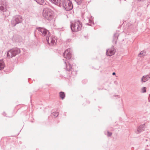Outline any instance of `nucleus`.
<instances>
[{
    "mask_svg": "<svg viewBox=\"0 0 150 150\" xmlns=\"http://www.w3.org/2000/svg\"><path fill=\"white\" fill-rule=\"evenodd\" d=\"M36 30H38L39 32V33L43 36H46V40L50 45H53L55 42V38H52L50 37V34L48 31L46 29L43 28H37Z\"/></svg>",
    "mask_w": 150,
    "mask_h": 150,
    "instance_id": "obj_1",
    "label": "nucleus"
},
{
    "mask_svg": "<svg viewBox=\"0 0 150 150\" xmlns=\"http://www.w3.org/2000/svg\"><path fill=\"white\" fill-rule=\"evenodd\" d=\"M82 25V23L79 21L72 23L70 25L71 30L72 31L76 32L81 30Z\"/></svg>",
    "mask_w": 150,
    "mask_h": 150,
    "instance_id": "obj_2",
    "label": "nucleus"
},
{
    "mask_svg": "<svg viewBox=\"0 0 150 150\" xmlns=\"http://www.w3.org/2000/svg\"><path fill=\"white\" fill-rule=\"evenodd\" d=\"M43 16L46 19L50 21L53 18L52 12L49 9L46 8L43 10Z\"/></svg>",
    "mask_w": 150,
    "mask_h": 150,
    "instance_id": "obj_3",
    "label": "nucleus"
},
{
    "mask_svg": "<svg viewBox=\"0 0 150 150\" xmlns=\"http://www.w3.org/2000/svg\"><path fill=\"white\" fill-rule=\"evenodd\" d=\"M20 53V49L17 47L13 48L8 51L7 53V57L11 58L15 57Z\"/></svg>",
    "mask_w": 150,
    "mask_h": 150,
    "instance_id": "obj_4",
    "label": "nucleus"
},
{
    "mask_svg": "<svg viewBox=\"0 0 150 150\" xmlns=\"http://www.w3.org/2000/svg\"><path fill=\"white\" fill-rule=\"evenodd\" d=\"M62 6L67 11L71 10L73 8L72 3L69 0H64L62 4Z\"/></svg>",
    "mask_w": 150,
    "mask_h": 150,
    "instance_id": "obj_5",
    "label": "nucleus"
},
{
    "mask_svg": "<svg viewBox=\"0 0 150 150\" xmlns=\"http://www.w3.org/2000/svg\"><path fill=\"white\" fill-rule=\"evenodd\" d=\"M22 22V17L20 15H17L13 17L11 21V24L14 27L17 24L21 23Z\"/></svg>",
    "mask_w": 150,
    "mask_h": 150,
    "instance_id": "obj_6",
    "label": "nucleus"
},
{
    "mask_svg": "<svg viewBox=\"0 0 150 150\" xmlns=\"http://www.w3.org/2000/svg\"><path fill=\"white\" fill-rule=\"evenodd\" d=\"M71 49L69 48L65 51L63 55L64 58L68 59H71Z\"/></svg>",
    "mask_w": 150,
    "mask_h": 150,
    "instance_id": "obj_7",
    "label": "nucleus"
},
{
    "mask_svg": "<svg viewBox=\"0 0 150 150\" xmlns=\"http://www.w3.org/2000/svg\"><path fill=\"white\" fill-rule=\"evenodd\" d=\"M67 62L68 61H67ZM64 62L66 67V70L69 71H71V74L74 75V71H72V69L71 64L68 62H67L65 61Z\"/></svg>",
    "mask_w": 150,
    "mask_h": 150,
    "instance_id": "obj_8",
    "label": "nucleus"
},
{
    "mask_svg": "<svg viewBox=\"0 0 150 150\" xmlns=\"http://www.w3.org/2000/svg\"><path fill=\"white\" fill-rule=\"evenodd\" d=\"M115 50L114 48V46H112L111 48L106 51V54L107 55L111 56L113 55L115 52Z\"/></svg>",
    "mask_w": 150,
    "mask_h": 150,
    "instance_id": "obj_9",
    "label": "nucleus"
},
{
    "mask_svg": "<svg viewBox=\"0 0 150 150\" xmlns=\"http://www.w3.org/2000/svg\"><path fill=\"white\" fill-rule=\"evenodd\" d=\"M145 124L141 125L139 126V127L137 128V131L138 132L137 133V134L140 133L141 132L144 131L145 129Z\"/></svg>",
    "mask_w": 150,
    "mask_h": 150,
    "instance_id": "obj_10",
    "label": "nucleus"
},
{
    "mask_svg": "<svg viewBox=\"0 0 150 150\" xmlns=\"http://www.w3.org/2000/svg\"><path fill=\"white\" fill-rule=\"evenodd\" d=\"M51 3L61 7L62 1L60 0H49Z\"/></svg>",
    "mask_w": 150,
    "mask_h": 150,
    "instance_id": "obj_11",
    "label": "nucleus"
},
{
    "mask_svg": "<svg viewBox=\"0 0 150 150\" xmlns=\"http://www.w3.org/2000/svg\"><path fill=\"white\" fill-rule=\"evenodd\" d=\"M149 79H150V74L143 76L141 79V81L142 82H145L148 81Z\"/></svg>",
    "mask_w": 150,
    "mask_h": 150,
    "instance_id": "obj_12",
    "label": "nucleus"
},
{
    "mask_svg": "<svg viewBox=\"0 0 150 150\" xmlns=\"http://www.w3.org/2000/svg\"><path fill=\"white\" fill-rule=\"evenodd\" d=\"M119 34L117 33H115L113 36L112 42L115 44H116L117 43V40L118 38Z\"/></svg>",
    "mask_w": 150,
    "mask_h": 150,
    "instance_id": "obj_13",
    "label": "nucleus"
},
{
    "mask_svg": "<svg viewBox=\"0 0 150 150\" xmlns=\"http://www.w3.org/2000/svg\"><path fill=\"white\" fill-rule=\"evenodd\" d=\"M5 67V64L3 60H0V70L3 69Z\"/></svg>",
    "mask_w": 150,
    "mask_h": 150,
    "instance_id": "obj_14",
    "label": "nucleus"
},
{
    "mask_svg": "<svg viewBox=\"0 0 150 150\" xmlns=\"http://www.w3.org/2000/svg\"><path fill=\"white\" fill-rule=\"evenodd\" d=\"M59 95L60 97L62 100L64 99L65 97V93L62 91H61L59 92Z\"/></svg>",
    "mask_w": 150,
    "mask_h": 150,
    "instance_id": "obj_15",
    "label": "nucleus"
},
{
    "mask_svg": "<svg viewBox=\"0 0 150 150\" xmlns=\"http://www.w3.org/2000/svg\"><path fill=\"white\" fill-rule=\"evenodd\" d=\"M8 7L0 6V11L4 12L7 10Z\"/></svg>",
    "mask_w": 150,
    "mask_h": 150,
    "instance_id": "obj_16",
    "label": "nucleus"
},
{
    "mask_svg": "<svg viewBox=\"0 0 150 150\" xmlns=\"http://www.w3.org/2000/svg\"><path fill=\"white\" fill-rule=\"evenodd\" d=\"M0 6L8 7L7 3L5 1H0Z\"/></svg>",
    "mask_w": 150,
    "mask_h": 150,
    "instance_id": "obj_17",
    "label": "nucleus"
},
{
    "mask_svg": "<svg viewBox=\"0 0 150 150\" xmlns=\"http://www.w3.org/2000/svg\"><path fill=\"white\" fill-rule=\"evenodd\" d=\"M145 54V52H144V51H142L138 54V56L139 57H142L144 56Z\"/></svg>",
    "mask_w": 150,
    "mask_h": 150,
    "instance_id": "obj_18",
    "label": "nucleus"
},
{
    "mask_svg": "<svg viewBox=\"0 0 150 150\" xmlns=\"http://www.w3.org/2000/svg\"><path fill=\"white\" fill-rule=\"evenodd\" d=\"M59 115V113L58 112H53L52 114V115L53 116H54L55 117H56L58 116Z\"/></svg>",
    "mask_w": 150,
    "mask_h": 150,
    "instance_id": "obj_19",
    "label": "nucleus"
},
{
    "mask_svg": "<svg viewBox=\"0 0 150 150\" xmlns=\"http://www.w3.org/2000/svg\"><path fill=\"white\" fill-rule=\"evenodd\" d=\"M78 5H80L82 2L83 0H75Z\"/></svg>",
    "mask_w": 150,
    "mask_h": 150,
    "instance_id": "obj_20",
    "label": "nucleus"
},
{
    "mask_svg": "<svg viewBox=\"0 0 150 150\" xmlns=\"http://www.w3.org/2000/svg\"><path fill=\"white\" fill-rule=\"evenodd\" d=\"M112 132H110L108 131H107V135L108 137H110L112 135Z\"/></svg>",
    "mask_w": 150,
    "mask_h": 150,
    "instance_id": "obj_21",
    "label": "nucleus"
},
{
    "mask_svg": "<svg viewBox=\"0 0 150 150\" xmlns=\"http://www.w3.org/2000/svg\"><path fill=\"white\" fill-rule=\"evenodd\" d=\"M142 93H144L146 92V88L145 87H143L142 88Z\"/></svg>",
    "mask_w": 150,
    "mask_h": 150,
    "instance_id": "obj_22",
    "label": "nucleus"
},
{
    "mask_svg": "<svg viewBox=\"0 0 150 150\" xmlns=\"http://www.w3.org/2000/svg\"><path fill=\"white\" fill-rule=\"evenodd\" d=\"M88 21H89V23H92L93 24H94V22H93L91 20H90V19H89L88 20Z\"/></svg>",
    "mask_w": 150,
    "mask_h": 150,
    "instance_id": "obj_23",
    "label": "nucleus"
},
{
    "mask_svg": "<svg viewBox=\"0 0 150 150\" xmlns=\"http://www.w3.org/2000/svg\"><path fill=\"white\" fill-rule=\"evenodd\" d=\"M114 83L116 85H117L118 84V82L117 81H114Z\"/></svg>",
    "mask_w": 150,
    "mask_h": 150,
    "instance_id": "obj_24",
    "label": "nucleus"
},
{
    "mask_svg": "<svg viewBox=\"0 0 150 150\" xmlns=\"http://www.w3.org/2000/svg\"><path fill=\"white\" fill-rule=\"evenodd\" d=\"M6 113H5V112H4L3 113V115H4V116H6Z\"/></svg>",
    "mask_w": 150,
    "mask_h": 150,
    "instance_id": "obj_25",
    "label": "nucleus"
},
{
    "mask_svg": "<svg viewBox=\"0 0 150 150\" xmlns=\"http://www.w3.org/2000/svg\"><path fill=\"white\" fill-rule=\"evenodd\" d=\"M115 74H116L115 73V72H114L112 73V74L113 75H115Z\"/></svg>",
    "mask_w": 150,
    "mask_h": 150,
    "instance_id": "obj_26",
    "label": "nucleus"
},
{
    "mask_svg": "<svg viewBox=\"0 0 150 150\" xmlns=\"http://www.w3.org/2000/svg\"><path fill=\"white\" fill-rule=\"evenodd\" d=\"M86 24L88 25H89V24L88 23H87Z\"/></svg>",
    "mask_w": 150,
    "mask_h": 150,
    "instance_id": "obj_27",
    "label": "nucleus"
}]
</instances>
